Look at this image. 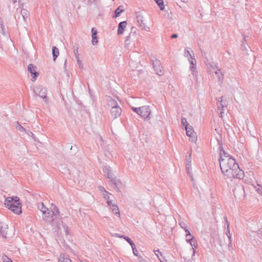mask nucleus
Listing matches in <instances>:
<instances>
[{
	"label": "nucleus",
	"mask_w": 262,
	"mask_h": 262,
	"mask_svg": "<svg viewBox=\"0 0 262 262\" xmlns=\"http://www.w3.org/2000/svg\"><path fill=\"white\" fill-rule=\"evenodd\" d=\"M124 238L126 240V241H127L128 243H129L132 248H134V247H135V245L129 238L125 237Z\"/></svg>",
	"instance_id": "nucleus-19"
},
{
	"label": "nucleus",
	"mask_w": 262,
	"mask_h": 262,
	"mask_svg": "<svg viewBox=\"0 0 262 262\" xmlns=\"http://www.w3.org/2000/svg\"><path fill=\"white\" fill-rule=\"evenodd\" d=\"M132 110L144 119L147 118L151 113L150 110L148 106H143L140 107H132Z\"/></svg>",
	"instance_id": "nucleus-3"
},
{
	"label": "nucleus",
	"mask_w": 262,
	"mask_h": 262,
	"mask_svg": "<svg viewBox=\"0 0 262 262\" xmlns=\"http://www.w3.org/2000/svg\"><path fill=\"white\" fill-rule=\"evenodd\" d=\"M233 194L235 198L243 200L245 198V191L243 187L239 186L235 188Z\"/></svg>",
	"instance_id": "nucleus-6"
},
{
	"label": "nucleus",
	"mask_w": 262,
	"mask_h": 262,
	"mask_svg": "<svg viewBox=\"0 0 262 262\" xmlns=\"http://www.w3.org/2000/svg\"><path fill=\"white\" fill-rule=\"evenodd\" d=\"M220 165L222 173L228 178L241 179L244 177V172L235 160L224 150L220 151Z\"/></svg>",
	"instance_id": "nucleus-1"
},
{
	"label": "nucleus",
	"mask_w": 262,
	"mask_h": 262,
	"mask_svg": "<svg viewBox=\"0 0 262 262\" xmlns=\"http://www.w3.org/2000/svg\"><path fill=\"white\" fill-rule=\"evenodd\" d=\"M178 37V35L177 34H173L172 36H171V38H177Z\"/></svg>",
	"instance_id": "nucleus-25"
},
{
	"label": "nucleus",
	"mask_w": 262,
	"mask_h": 262,
	"mask_svg": "<svg viewBox=\"0 0 262 262\" xmlns=\"http://www.w3.org/2000/svg\"><path fill=\"white\" fill-rule=\"evenodd\" d=\"M39 209L40 211L43 213L45 214L46 212L48 211V209L46 207H45L43 205V203H41L39 206H38Z\"/></svg>",
	"instance_id": "nucleus-17"
},
{
	"label": "nucleus",
	"mask_w": 262,
	"mask_h": 262,
	"mask_svg": "<svg viewBox=\"0 0 262 262\" xmlns=\"http://www.w3.org/2000/svg\"><path fill=\"white\" fill-rule=\"evenodd\" d=\"M58 262H72V261L68 256H61L58 260Z\"/></svg>",
	"instance_id": "nucleus-15"
},
{
	"label": "nucleus",
	"mask_w": 262,
	"mask_h": 262,
	"mask_svg": "<svg viewBox=\"0 0 262 262\" xmlns=\"http://www.w3.org/2000/svg\"><path fill=\"white\" fill-rule=\"evenodd\" d=\"M28 70L32 75V80L34 81L38 75V73L36 72V67L33 64H30L28 67Z\"/></svg>",
	"instance_id": "nucleus-7"
},
{
	"label": "nucleus",
	"mask_w": 262,
	"mask_h": 262,
	"mask_svg": "<svg viewBox=\"0 0 262 262\" xmlns=\"http://www.w3.org/2000/svg\"><path fill=\"white\" fill-rule=\"evenodd\" d=\"M185 129L186 134L188 137L191 138H194L195 137V133L191 126H189L188 124H186Z\"/></svg>",
	"instance_id": "nucleus-9"
},
{
	"label": "nucleus",
	"mask_w": 262,
	"mask_h": 262,
	"mask_svg": "<svg viewBox=\"0 0 262 262\" xmlns=\"http://www.w3.org/2000/svg\"><path fill=\"white\" fill-rule=\"evenodd\" d=\"M126 24L127 23L126 21H122L119 23L117 31L118 35H121L123 33L126 27Z\"/></svg>",
	"instance_id": "nucleus-10"
},
{
	"label": "nucleus",
	"mask_w": 262,
	"mask_h": 262,
	"mask_svg": "<svg viewBox=\"0 0 262 262\" xmlns=\"http://www.w3.org/2000/svg\"><path fill=\"white\" fill-rule=\"evenodd\" d=\"M185 232L187 233L186 235V241L192 239L193 236L190 233L189 231L187 229H185Z\"/></svg>",
	"instance_id": "nucleus-18"
},
{
	"label": "nucleus",
	"mask_w": 262,
	"mask_h": 262,
	"mask_svg": "<svg viewBox=\"0 0 262 262\" xmlns=\"http://www.w3.org/2000/svg\"><path fill=\"white\" fill-rule=\"evenodd\" d=\"M52 211H49V210L46 212V213L44 214L43 218L46 221H49L50 220H53V215H57L59 213V210L58 208L55 205H52Z\"/></svg>",
	"instance_id": "nucleus-4"
},
{
	"label": "nucleus",
	"mask_w": 262,
	"mask_h": 262,
	"mask_svg": "<svg viewBox=\"0 0 262 262\" xmlns=\"http://www.w3.org/2000/svg\"><path fill=\"white\" fill-rule=\"evenodd\" d=\"M40 96L42 97L43 99L46 98V93H45V91L43 90H41L40 92Z\"/></svg>",
	"instance_id": "nucleus-21"
},
{
	"label": "nucleus",
	"mask_w": 262,
	"mask_h": 262,
	"mask_svg": "<svg viewBox=\"0 0 262 262\" xmlns=\"http://www.w3.org/2000/svg\"><path fill=\"white\" fill-rule=\"evenodd\" d=\"M187 242L189 243L192 247L193 254L194 255L195 253V249L197 248V244L196 241L194 239V237H192V239L187 241Z\"/></svg>",
	"instance_id": "nucleus-12"
},
{
	"label": "nucleus",
	"mask_w": 262,
	"mask_h": 262,
	"mask_svg": "<svg viewBox=\"0 0 262 262\" xmlns=\"http://www.w3.org/2000/svg\"><path fill=\"white\" fill-rule=\"evenodd\" d=\"M92 44L93 45H96L97 42H98V40H97V30H95L94 28H92Z\"/></svg>",
	"instance_id": "nucleus-11"
},
{
	"label": "nucleus",
	"mask_w": 262,
	"mask_h": 262,
	"mask_svg": "<svg viewBox=\"0 0 262 262\" xmlns=\"http://www.w3.org/2000/svg\"><path fill=\"white\" fill-rule=\"evenodd\" d=\"M111 113L112 116L115 118L119 117L121 115V109L119 106L115 105V106L112 107Z\"/></svg>",
	"instance_id": "nucleus-8"
},
{
	"label": "nucleus",
	"mask_w": 262,
	"mask_h": 262,
	"mask_svg": "<svg viewBox=\"0 0 262 262\" xmlns=\"http://www.w3.org/2000/svg\"><path fill=\"white\" fill-rule=\"evenodd\" d=\"M257 191H258L259 193H262V187H261V188L258 189H257Z\"/></svg>",
	"instance_id": "nucleus-26"
},
{
	"label": "nucleus",
	"mask_w": 262,
	"mask_h": 262,
	"mask_svg": "<svg viewBox=\"0 0 262 262\" xmlns=\"http://www.w3.org/2000/svg\"><path fill=\"white\" fill-rule=\"evenodd\" d=\"M3 260L4 262H12L11 259L6 255L3 256Z\"/></svg>",
	"instance_id": "nucleus-20"
},
{
	"label": "nucleus",
	"mask_w": 262,
	"mask_h": 262,
	"mask_svg": "<svg viewBox=\"0 0 262 262\" xmlns=\"http://www.w3.org/2000/svg\"><path fill=\"white\" fill-rule=\"evenodd\" d=\"M182 123L185 126L186 125L185 124L187 123V120L185 118L182 119Z\"/></svg>",
	"instance_id": "nucleus-23"
},
{
	"label": "nucleus",
	"mask_w": 262,
	"mask_h": 262,
	"mask_svg": "<svg viewBox=\"0 0 262 262\" xmlns=\"http://www.w3.org/2000/svg\"><path fill=\"white\" fill-rule=\"evenodd\" d=\"M7 208L13 213L19 214L21 213V204L17 197H8L5 201Z\"/></svg>",
	"instance_id": "nucleus-2"
},
{
	"label": "nucleus",
	"mask_w": 262,
	"mask_h": 262,
	"mask_svg": "<svg viewBox=\"0 0 262 262\" xmlns=\"http://www.w3.org/2000/svg\"><path fill=\"white\" fill-rule=\"evenodd\" d=\"M132 249H133V253L134 254V255L136 256H138V252L136 248V246H135V247H134V248H132Z\"/></svg>",
	"instance_id": "nucleus-22"
},
{
	"label": "nucleus",
	"mask_w": 262,
	"mask_h": 262,
	"mask_svg": "<svg viewBox=\"0 0 262 262\" xmlns=\"http://www.w3.org/2000/svg\"><path fill=\"white\" fill-rule=\"evenodd\" d=\"M124 10L123 9V7L120 6H119L115 11V15L113 16L114 18L118 17L120 16L121 12H123Z\"/></svg>",
	"instance_id": "nucleus-13"
},
{
	"label": "nucleus",
	"mask_w": 262,
	"mask_h": 262,
	"mask_svg": "<svg viewBox=\"0 0 262 262\" xmlns=\"http://www.w3.org/2000/svg\"><path fill=\"white\" fill-rule=\"evenodd\" d=\"M52 54H53V59L55 61L56 60V58L57 57V56L59 54V50L56 47H53Z\"/></svg>",
	"instance_id": "nucleus-14"
},
{
	"label": "nucleus",
	"mask_w": 262,
	"mask_h": 262,
	"mask_svg": "<svg viewBox=\"0 0 262 262\" xmlns=\"http://www.w3.org/2000/svg\"><path fill=\"white\" fill-rule=\"evenodd\" d=\"M101 190L103 192L104 198L105 199V200H107V202L111 207V209L112 211L114 212V213L116 214H118L119 215H120L119 209L118 207L114 204H111V202L108 201V199H110V194L107 191L104 190L103 188H102V189H101Z\"/></svg>",
	"instance_id": "nucleus-5"
},
{
	"label": "nucleus",
	"mask_w": 262,
	"mask_h": 262,
	"mask_svg": "<svg viewBox=\"0 0 262 262\" xmlns=\"http://www.w3.org/2000/svg\"><path fill=\"white\" fill-rule=\"evenodd\" d=\"M156 254L157 255L158 257H159V254L161 255V253L158 250L156 251Z\"/></svg>",
	"instance_id": "nucleus-24"
},
{
	"label": "nucleus",
	"mask_w": 262,
	"mask_h": 262,
	"mask_svg": "<svg viewBox=\"0 0 262 262\" xmlns=\"http://www.w3.org/2000/svg\"><path fill=\"white\" fill-rule=\"evenodd\" d=\"M156 3L158 5L161 10L164 9V5L163 4V0H155Z\"/></svg>",
	"instance_id": "nucleus-16"
}]
</instances>
